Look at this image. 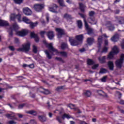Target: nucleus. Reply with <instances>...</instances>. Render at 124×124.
I'll return each mask as SVG.
<instances>
[{
  "label": "nucleus",
  "instance_id": "obj_1",
  "mask_svg": "<svg viewBox=\"0 0 124 124\" xmlns=\"http://www.w3.org/2000/svg\"><path fill=\"white\" fill-rule=\"evenodd\" d=\"M18 29L19 26L17 25L16 23L13 24L8 30L9 33V36H12V35H13V32L14 31H16V34L18 36H25V35H27V33L29 32V31L25 29H23L20 31H16L17 30H18Z\"/></svg>",
  "mask_w": 124,
  "mask_h": 124
},
{
  "label": "nucleus",
  "instance_id": "obj_2",
  "mask_svg": "<svg viewBox=\"0 0 124 124\" xmlns=\"http://www.w3.org/2000/svg\"><path fill=\"white\" fill-rule=\"evenodd\" d=\"M44 44L46 46L47 48L50 50V51H51L53 53H55V55H61L62 57H66L67 56V53L65 52H59V51H57V49H55V48L53 46V44L52 43H50L48 44L47 43V42L46 41L44 40L43 41Z\"/></svg>",
  "mask_w": 124,
  "mask_h": 124
},
{
  "label": "nucleus",
  "instance_id": "obj_3",
  "mask_svg": "<svg viewBox=\"0 0 124 124\" xmlns=\"http://www.w3.org/2000/svg\"><path fill=\"white\" fill-rule=\"evenodd\" d=\"M119 48L117 46H114L112 48V51H111L108 55L107 59L108 60H114V55H117L119 53Z\"/></svg>",
  "mask_w": 124,
  "mask_h": 124
},
{
  "label": "nucleus",
  "instance_id": "obj_4",
  "mask_svg": "<svg viewBox=\"0 0 124 124\" xmlns=\"http://www.w3.org/2000/svg\"><path fill=\"white\" fill-rule=\"evenodd\" d=\"M79 15H80L81 17L84 19L83 21L85 23L86 29L87 31L88 34H92V33H93V29L90 28V26H89V25H88V23L86 21V15H83L82 14H79Z\"/></svg>",
  "mask_w": 124,
  "mask_h": 124
},
{
  "label": "nucleus",
  "instance_id": "obj_5",
  "mask_svg": "<svg viewBox=\"0 0 124 124\" xmlns=\"http://www.w3.org/2000/svg\"><path fill=\"white\" fill-rule=\"evenodd\" d=\"M22 20L24 23H26V24H29L30 25V27L31 29H33L34 27H36L38 24L37 22L34 23L31 22V21L27 17H23Z\"/></svg>",
  "mask_w": 124,
  "mask_h": 124
},
{
  "label": "nucleus",
  "instance_id": "obj_6",
  "mask_svg": "<svg viewBox=\"0 0 124 124\" xmlns=\"http://www.w3.org/2000/svg\"><path fill=\"white\" fill-rule=\"evenodd\" d=\"M62 120H64V119H67L69 120V119H72L73 120H74V118H73L72 116H71L69 114H66V113H64L62 115V117L61 116H57L56 120L59 122V123H62Z\"/></svg>",
  "mask_w": 124,
  "mask_h": 124
},
{
  "label": "nucleus",
  "instance_id": "obj_7",
  "mask_svg": "<svg viewBox=\"0 0 124 124\" xmlns=\"http://www.w3.org/2000/svg\"><path fill=\"white\" fill-rule=\"evenodd\" d=\"M23 48H19L17 49L19 52H29L30 51L31 44L30 43H27L23 45Z\"/></svg>",
  "mask_w": 124,
  "mask_h": 124
},
{
  "label": "nucleus",
  "instance_id": "obj_8",
  "mask_svg": "<svg viewBox=\"0 0 124 124\" xmlns=\"http://www.w3.org/2000/svg\"><path fill=\"white\" fill-rule=\"evenodd\" d=\"M44 7H45V5L42 3L35 4L33 6L34 10L36 12H41Z\"/></svg>",
  "mask_w": 124,
  "mask_h": 124
},
{
  "label": "nucleus",
  "instance_id": "obj_9",
  "mask_svg": "<svg viewBox=\"0 0 124 124\" xmlns=\"http://www.w3.org/2000/svg\"><path fill=\"white\" fill-rule=\"evenodd\" d=\"M124 54H122L120 59L117 60L115 62V64L118 68H121L124 64Z\"/></svg>",
  "mask_w": 124,
  "mask_h": 124
},
{
  "label": "nucleus",
  "instance_id": "obj_10",
  "mask_svg": "<svg viewBox=\"0 0 124 124\" xmlns=\"http://www.w3.org/2000/svg\"><path fill=\"white\" fill-rule=\"evenodd\" d=\"M98 41L99 42L98 43V52H101V53H107L108 51V48L107 47H104L103 49L102 50H100V48H101V42H102V36H100L98 38Z\"/></svg>",
  "mask_w": 124,
  "mask_h": 124
},
{
  "label": "nucleus",
  "instance_id": "obj_11",
  "mask_svg": "<svg viewBox=\"0 0 124 124\" xmlns=\"http://www.w3.org/2000/svg\"><path fill=\"white\" fill-rule=\"evenodd\" d=\"M18 116L19 118H22L23 117V115L20 113H17L16 114H15L14 113H12L11 114L8 113L5 115L6 117L8 118V119H11V120H16L17 121V118L15 117V116Z\"/></svg>",
  "mask_w": 124,
  "mask_h": 124
},
{
  "label": "nucleus",
  "instance_id": "obj_12",
  "mask_svg": "<svg viewBox=\"0 0 124 124\" xmlns=\"http://www.w3.org/2000/svg\"><path fill=\"white\" fill-rule=\"evenodd\" d=\"M17 19L18 22L20 23L22 22V20H21V15L18 14L17 15H15V14H12L10 16V20L11 21H14L16 19Z\"/></svg>",
  "mask_w": 124,
  "mask_h": 124
},
{
  "label": "nucleus",
  "instance_id": "obj_13",
  "mask_svg": "<svg viewBox=\"0 0 124 124\" xmlns=\"http://www.w3.org/2000/svg\"><path fill=\"white\" fill-rule=\"evenodd\" d=\"M58 6L56 4H52L51 7H48V10L53 13H58V11H57V8H58Z\"/></svg>",
  "mask_w": 124,
  "mask_h": 124
},
{
  "label": "nucleus",
  "instance_id": "obj_14",
  "mask_svg": "<svg viewBox=\"0 0 124 124\" xmlns=\"http://www.w3.org/2000/svg\"><path fill=\"white\" fill-rule=\"evenodd\" d=\"M23 11L24 14L27 16H30L32 14L31 10V9H30L29 7H25L23 8Z\"/></svg>",
  "mask_w": 124,
  "mask_h": 124
},
{
  "label": "nucleus",
  "instance_id": "obj_15",
  "mask_svg": "<svg viewBox=\"0 0 124 124\" xmlns=\"http://www.w3.org/2000/svg\"><path fill=\"white\" fill-rule=\"evenodd\" d=\"M56 31L58 32V38H61V37L64 34V30L60 29V28H56Z\"/></svg>",
  "mask_w": 124,
  "mask_h": 124
},
{
  "label": "nucleus",
  "instance_id": "obj_16",
  "mask_svg": "<svg viewBox=\"0 0 124 124\" xmlns=\"http://www.w3.org/2000/svg\"><path fill=\"white\" fill-rule=\"evenodd\" d=\"M69 42L72 46H76L79 44L78 41L75 40L73 37L69 38Z\"/></svg>",
  "mask_w": 124,
  "mask_h": 124
},
{
  "label": "nucleus",
  "instance_id": "obj_17",
  "mask_svg": "<svg viewBox=\"0 0 124 124\" xmlns=\"http://www.w3.org/2000/svg\"><path fill=\"white\" fill-rule=\"evenodd\" d=\"M31 38H34L35 41L36 42H38V41H39V38H38V36L37 35V34H35V33H34V32H31Z\"/></svg>",
  "mask_w": 124,
  "mask_h": 124
},
{
  "label": "nucleus",
  "instance_id": "obj_18",
  "mask_svg": "<svg viewBox=\"0 0 124 124\" xmlns=\"http://www.w3.org/2000/svg\"><path fill=\"white\" fill-rule=\"evenodd\" d=\"M106 26L109 31H112L115 30V27L112 25V24H111V22H108V23L106 24Z\"/></svg>",
  "mask_w": 124,
  "mask_h": 124
},
{
  "label": "nucleus",
  "instance_id": "obj_19",
  "mask_svg": "<svg viewBox=\"0 0 124 124\" xmlns=\"http://www.w3.org/2000/svg\"><path fill=\"white\" fill-rule=\"evenodd\" d=\"M116 22L119 24H124V18L122 17H116Z\"/></svg>",
  "mask_w": 124,
  "mask_h": 124
},
{
  "label": "nucleus",
  "instance_id": "obj_20",
  "mask_svg": "<svg viewBox=\"0 0 124 124\" xmlns=\"http://www.w3.org/2000/svg\"><path fill=\"white\" fill-rule=\"evenodd\" d=\"M119 34H116L111 38V40L113 42H117V41L119 40Z\"/></svg>",
  "mask_w": 124,
  "mask_h": 124
},
{
  "label": "nucleus",
  "instance_id": "obj_21",
  "mask_svg": "<svg viewBox=\"0 0 124 124\" xmlns=\"http://www.w3.org/2000/svg\"><path fill=\"white\" fill-rule=\"evenodd\" d=\"M98 60L100 63H104L106 62V56H105L102 57H99L98 58Z\"/></svg>",
  "mask_w": 124,
  "mask_h": 124
},
{
  "label": "nucleus",
  "instance_id": "obj_22",
  "mask_svg": "<svg viewBox=\"0 0 124 124\" xmlns=\"http://www.w3.org/2000/svg\"><path fill=\"white\" fill-rule=\"evenodd\" d=\"M47 36L48 37L49 39L52 40L53 38H54V32L52 31H49L47 33Z\"/></svg>",
  "mask_w": 124,
  "mask_h": 124
},
{
  "label": "nucleus",
  "instance_id": "obj_23",
  "mask_svg": "<svg viewBox=\"0 0 124 124\" xmlns=\"http://www.w3.org/2000/svg\"><path fill=\"white\" fill-rule=\"evenodd\" d=\"M76 38L78 40V41L82 42V41H83V39H84V36H83V34H80L77 35L76 36Z\"/></svg>",
  "mask_w": 124,
  "mask_h": 124
},
{
  "label": "nucleus",
  "instance_id": "obj_24",
  "mask_svg": "<svg viewBox=\"0 0 124 124\" xmlns=\"http://www.w3.org/2000/svg\"><path fill=\"white\" fill-rule=\"evenodd\" d=\"M4 26H8V22L4 20H0V26L3 27Z\"/></svg>",
  "mask_w": 124,
  "mask_h": 124
},
{
  "label": "nucleus",
  "instance_id": "obj_25",
  "mask_svg": "<svg viewBox=\"0 0 124 124\" xmlns=\"http://www.w3.org/2000/svg\"><path fill=\"white\" fill-rule=\"evenodd\" d=\"M108 68H109L110 70H113L114 63H113V62L109 61L108 62Z\"/></svg>",
  "mask_w": 124,
  "mask_h": 124
},
{
  "label": "nucleus",
  "instance_id": "obj_26",
  "mask_svg": "<svg viewBox=\"0 0 124 124\" xmlns=\"http://www.w3.org/2000/svg\"><path fill=\"white\" fill-rule=\"evenodd\" d=\"M63 18H64V19H66V20H67V21H70V20H71V19H72L71 16H70L67 14H65L63 16Z\"/></svg>",
  "mask_w": 124,
  "mask_h": 124
},
{
  "label": "nucleus",
  "instance_id": "obj_27",
  "mask_svg": "<svg viewBox=\"0 0 124 124\" xmlns=\"http://www.w3.org/2000/svg\"><path fill=\"white\" fill-rule=\"evenodd\" d=\"M79 8L82 12H84L86 6L82 3H79Z\"/></svg>",
  "mask_w": 124,
  "mask_h": 124
},
{
  "label": "nucleus",
  "instance_id": "obj_28",
  "mask_svg": "<svg viewBox=\"0 0 124 124\" xmlns=\"http://www.w3.org/2000/svg\"><path fill=\"white\" fill-rule=\"evenodd\" d=\"M87 42L88 45H92L93 43V38H88L87 40Z\"/></svg>",
  "mask_w": 124,
  "mask_h": 124
},
{
  "label": "nucleus",
  "instance_id": "obj_29",
  "mask_svg": "<svg viewBox=\"0 0 124 124\" xmlns=\"http://www.w3.org/2000/svg\"><path fill=\"white\" fill-rule=\"evenodd\" d=\"M88 22H89V23L90 24H92V25H95V24H96V21H95V20H94V18H89Z\"/></svg>",
  "mask_w": 124,
  "mask_h": 124
},
{
  "label": "nucleus",
  "instance_id": "obj_30",
  "mask_svg": "<svg viewBox=\"0 0 124 124\" xmlns=\"http://www.w3.org/2000/svg\"><path fill=\"white\" fill-rule=\"evenodd\" d=\"M38 118L40 122H42L43 123L44 122H46V117L45 116H40Z\"/></svg>",
  "mask_w": 124,
  "mask_h": 124
},
{
  "label": "nucleus",
  "instance_id": "obj_31",
  "mask_svg": "<svg viewBox=\"0 0 124 124\" xmlns=\"http://www.w3.org/2000/svg\"><path fill=\"white\" fill-rule=\"evenodd\" d=\"M108 71L107 70V69H106L105 68H101L100 69L99 74H104L105 73H107Z\"/></svg>",
  "mask_w": 124,
  "mask_h": 124
},
{
  "label": "nucleus",
  "instance_id": "obj_32",
  "mask_svg": "<svg viewBox=\"0 0 124 124\" xmlns=\"http://www.w3.org/2000/svg\"><path fill=\"white\" fill-rule=\"evenodd\" d=\"M97 93H99L100 95H102V94L104 93L106 97H108V95H107V94L106 93H105L104 92H103L102 90H98L97 91Z\"/></svg>",
  "mask_w": 124,
  "mask_h": 124
},
{
  "label": "nucleus",
  "instance_id": "obj_33",
  "mask_svg": "<svg viewBox=\"0 0 124 124\" xmlns=\"http://www.w3.org/2000/svg\"><path fill=\"white\" fill-rule=\"evenodd\" d=\"M43 91H41V93H43L44 94H50V91L47 89H43Z\"/></svg>",
  "mask_w": 124,
  "mask_h": 124
},
{
  "label": "nucleus",
  "instance_id": "obj_34",
  "mask_svg": "<svg viewBox=\"0 0 124 124\" xmlns=\"http://www.w3.org/2000/svg\"><path fill=\"white\" fill-rule=\"evenodd\" d=\"M107 78H108V76H104L102 78L100 79V80L103 83H105L106 81H107Z\"/></svg>",
  "mask_w": 124,
  "mask_h": 124
},
{
  "label": "nucleus",
  "instance_id": "obj_35",
  "mask_svg": "<svg viewBox=\"0 0 124 124\" xmlns=\"http://www.w3.org/2000/svg\"><path fill=\"white\" fill-rule=\"evenodd\" d=\"M58 3H59L60 6H62V7L66 6L64 4V3H63V0H58Z\"/></svg>",
  "mask_w": 124,
  "mask_h": 124
},
{
  "label": "nucleus",
  "instance_id": "obj_36",
  "mask_svg": "<svg viewBox=\"0 0 124 124\" xmlns=\"http://www.w3.org/2000/svg\"><path fill=\"white\" fill-rule=\"evenodd\" d=\"M28 114H31V115H33V116H36L37 113L36 111H35L34 110H31L27 112Z\"/></svg>",
  "mask_w": 124,
  "mask_h": 124
},
{
  "label": "nucleus",
  "instance_id": "obj_37",
  "mask_svg": "<svg viewBox=\"0 0 124 124\" xmlns=\"http://www.w3.org/2000/svg\"><path fill=\"white\" fill-rule=\"evenodd\" d=\"M78 23V26L79 29H81L82 27L83 26V24L82 23V21L81 20H78L77 21Z\"/></svg>",
  "mask_w": 124,
  "mask_h": 124
},
{
  "label": "nucleus",
  "instance_id": "obj_38",
  "mask_svg": "<svg viewBox=\"0 0 124 124\" xmlns=\"http://www.w3.org/2000/svg\"><path fill=\"white\" fill-rule=\"evenodd\" d=\"M45 53L46 55V57L47 58H48V59H49V60L52 59V56L50 55V54L49 53V51H48V50H45Z\"/></svg>",
  "mask_w": 124,
  "mask_h": 124
},
{
  "label": "nucleus",
  "instance_id": "obj_39",
  "mask_svg": "<svg viewBox=\"0 0 124 124\" xmlns=\"http://www.w3.org/2000/svg\"><path fill=\"white\" fill-rule=\"evenodd\" d=\"M84 94L86 95V96H87L89 97L91 96V95H92V93H91L90 91H87L84 93Z\"/></svg>",
  "mask_w": 124,
  "mask_h": 124
},
{
  "label": "nucleus",
  "instance_id": "obj_40",
  "mask_svg": "<svg viewBox=\"0 0 124 124\" xmlns=\"http://www.w3.org/2000/svg\"><path fill=\"white\" fill-rule=\"evenodd\" d=\"M87 63L89 65H92V64H93V61L91 59H88Z\"/></svg>",
  "mask_w": 124,
  "mask_h": 124
},
{
  "label": "nucleus",
  "instance_id": "obj_41",
  "mask_svg": "<svg viewBox=\"0 0 124 124\" xmlns=\"http://www.w3.org/2000/svg\"><path fill=\"white\" fill-rule=\"evenodd\" d=\"M23 0H14L15 3L17 4H21V3H22Z\"/></svg>",
  "mask_w": 124,
  "mask_h": 124
},
{
  "label": "nucleus",
  "instance_id": "obj_42",
  "mask_svg": "<svg viewBox=\"0 0 124 124\" xmlns=\"http://www.w3.org/2000/svg\"><path fill=\"white\" fill-rule=\"evenodd\" d=\"M62 49H65V48H67V44L66 43H62L61 46Z\"/></svg>",
  "mask_w": 124,
  "mask_h": 124
},
{
  "label": "nucleus",
  "instance_id": "obj_43",
  "mask_svg": "<svg viewBox=\"0 0 124 124\" xmlns=\"http://www.w3.org/2000/svg\"><path fill=\"white\" fill-rule=\"evenodd\" d=\"M98 66H99V64H94L92 67V69H97V67H98Z\"/></svg>",
  "mask_w": 124,
  "mask_h": 124
},
{
  "label": "nucleus",
  "instance_id": "obj_44",
  "mask_svg": "<svg viewBox=\"0 0 124 124\" xmlns=\"http://www.w3.org/2000/svg\"><path fill=\"white\" fill-rule=\"evenodd\" d=\"M33 52L34 53H37V47L34 45L33 46Z\"/></svg>",
  "mask_w": 124,
  "mask_h": 124
},
{
  "label": "nucleus",
  "instance_id": "obj_45",
  "mask_svg": "<svg viewBox=\"0 0 124 124\" xmlns=\"http://www.w3.org/2000/svg\"><path fill=\"white\" fill-rule=\"evenodd\" d=\"M7 124H16V123L15 121L12 120V121H8L7 123Z\"/></svg>",
  "mask_w": 124,
  "mask_h": 124
},
{
  "label": "nucleus",
  "instance_id": "obj_46",
  "mask_svg": "<svg viewBox=\"0 0 124 124\" xmlns=\"http://www.w3.org/2000/svg\"><path fill=\"white\" fill-rule=\"evenodd\" d=\"M54 18H56V19H54L53 21L54 22H55V23H57L58 24V23H59V22H60V21L59 20V17H57V16H54Z\"/></svg>",
  "mask_w": 124,
  "mask_h": 124
},
{
  "label": "nucleus",
  "instance_id": "obj_47",
  "mask_svg": "<svg viewBox=\"0 0 124 124\" xmlns=\"http://www.w3.org/2000/svg\"><path fill=\"white\" fill-rule=\"evenodd\" d=\"M25 105H26V104H22L19 105L18 106L19 109H23Z\"/></svg>",
  "mask_w": 124,
  "mask_h": 124
},
{
  "label": "nucleus",
  "instance_id": "obj_48",
  "mask_svg": "<svg viewBox=\"0 0 124 124\" xmlns=\"http://www.w3.org/2000/svg\"><path fill=\"white\" fill-rule=\"evenodd\" d=\"M9 49L11 50V51H15V48L13 46H8Z\"/></svg>",
  "mask_w": 124,
  "mask_h": 124
},
{
  "label": "nucleus",
  "instance_id": "obj_49",
  "mask_svg": "<svg viewBox=\"0 0 124 124\" xmlns=\"http://www.w3.org/2000/svg\"><path fill=\"white\" fill-rule=\"evenodd\" d=\"M45 33H46V31H41L40 34H41L42 37H44V35L45 34Z\"/></svg>",
  "mask_w": 124,
  "mask_h": 124
},
{
  "label": "nucleus",
  "instance_id": "obj_50",
  "mask_svg": "<svg viewBox=\"0 0 124 124\" xmlns=\"http://www.w3.org/2000/svg\"><path fill=\"white\" fill-rule=\"evenodd\" d=\"M68 107H69L70 109H74V107H75V105L73 104H70L69 105Z\"/></svg>",
  "mask_w": 124,
  "mask_h": 124
},
{
  "label": "nucleus",
  "instance_id": "obj_51",
  "mask_svg": "<svg viewBox=\"0 0 124 124\" xmlns=\"http://www.w3.org/2000/svg\"><path fill=\"white\" fill-rule=\"evenodd\" d=\"M116 94H117V95H119V96H118V98H121V97H122V93H120V92H116Z\"/></svg>",
  "mask_w": 124,
  "mask_h": 124
},
{
  "label": "nucleus",
  "instance_id": "obj_52",
  "mask_svg": "<svg viewBox=\"0 0 124 124\" xmlns=\"http://www.w3.org/2000/svg\"><path fill=\"white\" fill-rule=\"evenodd\" d=\"M94 15V12L93 11H91L89 12V16L92 17V16H93Z\"/></svg>",
  "mask_w": 124,
  "mask_h": 124
},
{
  "label": "nucleus",
  "instance_id": "obj_53",
  "mask_svg": "<svg viewBox=\"0 0 124 124\" xmlns=\"http://www.w3.org/2000/svg\"><path fill=\"white\" fill-rule=\"evenodd\" d=\"M28 67H30V68H33L34 65L33 64H31L30 65H28Z\"/></svg>",
  "mask_w": 124,
  "mask_h": 124
},
{
  "label": "nucleus",
  "instance_id": "obj_54",
  "mask_svg": "<svg viewBox=\"0 0 124 124\" xmlns=\"http://www.w3.org/2000/svg\"><path fill=\"white\" fill-rule=\"evenodd\" d=\"M56 60H57V61H59V62H62V58H61L56 57Z\"/></svg>",
  "mask_w": 124,
  "mask_h": 124
},
{
  "label": "nucleus",
  "instance_id": "obj_55",
  "mask_svg": "<svg viewBox=\"0 0 124 124\" xmlns=\"http://www.w3.org/2000/svg\"><path fill=\"white\" fill-rule=\"evenodd\" d=\"M66 2H67V3H69L70 4V3H72V0H66Z\"/></svg>",
  "mask_w": 124,
  "mask_h": 124
},
{
  "label": "nucleus",
  "instance_id": "obj_56",
  "mask_svg": "<svg viewBox=\"0 0 124 124\" xmlns=\"http://www.w3.org/2000/svg\"><path fill=\"white\" fill-rule=\"evenodd\" d=\"M80 52H81V53H83V52H85V51H86V49L85 48H82L81 49H79Z\"/></svg>",
  "mask_w": 124,
  "mask_h": 124
},
{
  "label": "nucleus",
  "instance_id": "obj_57",
  "mask_svg": "<svg viewBox=\"0 0 124 124\" xmlns=\"http://www.w3.org/2000/svg\"><path fill=\"white\" fill-rule=\"evenodd\" d=\"M62 113H64V110H63V108L61 109V111H60V114H62Z\"/></svg>",
  "mask_w": 124,
  "mask_h": 124
},
{
  "label": "nucleus",
  "instance_id": "obj_58",
  "mask_svg": "<svg viewBox=\"0 0 124 124\" xmlns=\"http://www.w3.org/2000/svg\"><path fill=\"white\" fill-rule=\"evenodd\" d=\"M31 123L32 124H36V122L34 120H31Z\"/></svg>",
  "mask_w": 124,
  "mask_h": 124
},
{
  "label": "nucleus",
  "instance_id": "obj_59",
  "mask_svg": "<svg viewBox=\"0 0 124 124\" xmlns=\"http://www.w3.org/2000/svg\"><path fill=\"white\" fill-rule=\"evenodd\" d=\"M121 47H122V49H124V40L123 41V43L121 45Z\"/></svg>",
  "mask_w": 124,
  "mask_h": 124
},
{
  "label": "nucleus",
  "instance_id": "obj_60",
  "mask_svg": "<svg viewBox=\"0 0 124 124\" xmlns=\"http://www.w3.org/2000/svg\"><path fill=\"white\" fill-rule=\"evenodd\" d=\"M61 90H62V88H57V89H56V90H57L58 92H60Z\"/></svg>",
  "mask_w": 124,
  "mask_h": 124
},
{
  "label": "nucleus",
  "instance_id": "obj_61",
  "mask_svg": "<svg viewBox=\"0 0 124 124\" xmlns=\"http://www.w3.org/2000/svg\"><path fill=\"white\" fill-rule=\"evenodd\" d=\"M23 67H29V65L24 64L23 65Z\"/></svg>",
  "mask_w": 124,
  "mask_h": 124
},
{
  "label": "nucleus",
  "instance_id": "obj_62",
  "mask_svg": "<svg viewBox=\"0 0 124 124\" xmlns=\"http://www.w3.org/2000/svg\"><path fill=\"white\" fill-rule=\"evenodd\" d=\"M105 44L106 45H108V41L107 40L105 41Z\"/></svg>",
  "mask_w": 124,
  "mask_h": 124
},
{
  "label": "nucleus",
  "instance_id": "obj_63",
  "mask_svg": "<svg viewBox=\"0 0 124 124\" xmlns=\"http://www.w3.org/2000/svg\"><path fill=\"white\" fill-rule=\"evenodd\" d=\"M3 113H4V110L0 109V114H2Z\"/></svg>",
  "mask_w": 124,
  "mask_h": 124
},
{
  "label": "nucleus",
  "instance_id": "obj_64",
  "mask_svg": "<svg viewBox=\"0 0 124 124\" xmlns=\"http://www.w3.org/2000/svg\"><path fill=\"white\" fill-rule=\"evenodd\" d=\"M70 124H75V122L74 121H70Z\"/></svg>",
  "mask_w": 124,
  "mask_h": 124
}]
</instances>
